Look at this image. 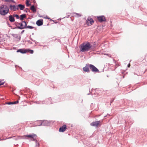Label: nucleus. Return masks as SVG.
Here are the masks:
<instances>
[{"label":"nucleus","instance_id":"f257e3e1","mask_svg":"<svg viewBox=\"0 0 147 147\" xmlns=\"http://www.w3.org/2000/svg\"><path fill=\"white\" fill-rule=\"evenodd\" d=\"M64 96V95H61V96L59 95L55 97L53 99L51 98H48L42 101V103L43 104H49L59 102L61 100H64V99L63 98H62L61 99V98Z\"/></svg>","mask_w":147,"mask_h":147},{"label":"nucleus","instance_id":"f03ea898","mask_svg":"<svg viewBox=\"0 0 147 147\" xmlns=\"http://www.w3.org/2000/svg\"><path fill=\"white\" fill-rule=\"evenodd\" d=\"M91 45L89 42H87L86 43L83 42L81 45L80 47V51L85 52L91 51Z\"/></svg>","mask_w":147,"mask_h":147},{"label":"nucleus","instance_id":"7ed1b4c3","mask_svg":"<svg viewBox=\"0 0 147 147\" xmlns=\"http://www.w3.org/2000/svg\"><path fill=\"white\" fill-rule=\"evenodd\" d=\"M9 7L6 5H2L0 6V14L4 16L9 12Z\"/></svg>","mask_w":147,"mask_h":147},{"label":"nucleus","instance_id":"20e7f679","mask_svg":"<svg viewBox=\"0 0 147 147\" xmlns=\"http://www.w3.org/2000/svg\"><path fill=\"white\" fill-rule=\"evenodd\" d=\"M90 69L93 72L95 73H99L100 72L98 68L93 65L90 64Z\"/></svg>","mask_w":147,"mask_h":147},{"label":"nucleus","instance_id":"39448f33","mask_svg":"<svg viewBox=\"0 0 147 147\" xmlns=\"http://www.w3.org/2000/svg\"><path fill=\"white\" fill-rule=\"evenodd\" d=\"M94 22L93 19L90 17H88L86 20V24L88 26L92 25Z\"/></svg>","mask_w":147,"mask_h":147},{"label":"nucleus","instance_id":"423d86ee","mask_svg":"<svg viewBox=\"0 0 147 147\" xmlns=\"http://www.w3.org/2000/svg\"><path fill=\"white\" fill-rule=\"evenodd\" d=\"M97 18L99 22H106L107 21L105 17L103 15L97 16Z\"/></svg>","mask_w":147,"mask_h":147},{"label":"nucleus","instance_id":"0eeeda50","mask_svg":"<svg viewBox=\"0 0 147 147\" xmlns=\"http://www.w3.org/2000/svg\"><path fill=\"white\" fill-rule=\"evenodd\" d=\"M42 125L43 126H49L51 125V122L47 120H42Z\"/></svg>","mask_w":147,"mask_h":147},{"label":"nucleus","instance_id":"6e6552de","mask_svg":"<svg viewBox=\"0 0 147 147\" xmlns=\"http://www.w3.org/2000/svg\"><path fill=\"white\" fill-rule=\"evenodd\" d=\"M36 135L34 134H32L28 135H26L24 136L25 137H28L30 138L32 140L36 139Z\"/></svg>","mask_w":147,"mask_h":147},{"label":"nucleus","instance_id":"1a4fd4ad","mask_svg":"<svg viewBox=\"0 0 147 147\" xmlns=\"http://www.w3.org/2000/svg\"><path fill=\"white\" fill-rule=\"evenodd\" d=\"M100 123V121H96L92 122L90 125L91 126L98 127Z\"/></svg>","mask_w":147,"mask_h":147},{"label":"nucleus","instance_id":"9d476101","mask_svg":"<svg viewBox=\"0 0 147 147\" xmlns=\"http://www.w3.org/2000/svg\"><path fill=\"white\" fill-rule=\"evenodd\" d=\"M9 9L13 11H15L16 10H18V8L17 7V5H10L9 6Z\"/></svg>","mask_w":147,"mask_h":147},{"label":"nucleus","instance_id":"9b49d317","mask_svg":"<svg viewBox=\"0 0 147 147\" xmlns=\"http://www.w3.org/2000/svg\"><path fill=\"white\" fill-rule=\"evenodd\" d=\"M89 68H90V64H86L85 66L83 68V70L85 72H89L90 71Z\"/></svg>","mask_w":147,"mask_h":147},{"label":"nucleus","instance_id":"f8f14e48","mask_svg":"<svg viewBox=\"0 0 147 147\" xmlns=\"http://www.w3.org/2000/svg\"><path fill=\"white\" fill-rule=\"evenodd\" d=\"M66 129V125L65 124L59 128V131L60 132H63L65 131Z\"/></svg>","mask_w":147,"mask_h":147},{"label":"nucleus","instance_id":"ddd939ff","mask_svg":"<svg viewBox=\"0 0 147 147\" xmlns=\"http://www.w3.org/2000/svg\"><path fill=\"white\" fill-rule=\"evenodd\" d=\"M43 20L42 19H39L36 22V24L38 26H40L43 25Z\"/></svg>","mask_w":147,"mask_h":147},{"label":"nucleus","instance_id":"4468645a","mask_svg":"<svg viewBox=\"0 0 147 147\" xmlns=\"http://www.w3.org/2000/svg\"><path fill=\"white\" fill-rule=\"evenodd\" d=\"M42 120H37L36 121L34 124L35 126H40L42 125Z\"/></svg>","mask_w":147,"mask_h":147},{"label":"nucleus","instance_id":"2eb2a0df","mask_svg":"<svg viewBox=\"0 0 147 147\" xmlns=\"http://www.w3.org/2000/svg\"><path fill=\"white\" fill-rule=\"evenodd\" d=\"M17 7L18 8V9H20L21 10H23L25 8V6L22 4H19L17 5Z\"/></svg>","mask_w":147,"mask_h":147},{"label":"nucleus","instance_id":"dca6fc26","mask_svg":"<svg viewBox=\"0 0 147 147\" xmlns=\"http://www.w3.org/2000/svg\"><path fill=\"white\" fill-rule=\"evenodd\" d=\"M25 49H18L17 51V52H20L22 54L26 53V51H25Z\"/></svg>","mask_w":147,"mask_h":147},{"label":"nucleus","instance_id":"f3484780","mask_svg":"<svg viewBox=\"0 0 147 147\" xmlns=\"http://www.w3.org/2000/svg\"><path fill=\"white\" fill-rule=\"evenodd\" d=\"M9 20L11 22H13L15 21V20L14 16L10 15L9 16Z\"/></svg>","mask_w":147,"mask_h":147},{"label":"nucleus","instance_id":"a211bd4d","mask_svg":"<svg viewBox=\"0 0 147 147\" xmlns=\"http://www.w3.org/2000/svg\"><path fill=\"white\" fill-rule=\"evenodd\" d=\"M19 101L18 100H17L15 101L8 102L6 104L9 105L16 104Z\"/></svg>","mask_w":147,"mask_h":147},{"label":"nucleus","instance_id":"6ab92c4d","mask_svg":"<svg viewBox=\"0 0 147 147\" xmlns=\"http://www.w3.org/2000/svg\"><path fill=\"white\" fill-rule=\"evenodd\" d=\"M24 22H22V21L20 23V24H19V25H20V26H18V28L19 29L22 30L24 29V26H23V23Z\"/></svg>","mask_w":147,"mask_h":147},{"label":"nucleus","instance_id":"aec40b11","mask_svg":"<svg viewBox=\"0 0 147 147\" xmlns=\"http://www.w3.org/2000/svg\"><path fill=\"white\" fill-rule=\"evenodd\" d=\"M26 17V15L25 14H23L20 16V20L22 21L24 20V19Z\"/></svg>","mask_w":147,"mask_h":147},{"label":"nucleus","instance_id":"412c9836","mask_svg":"<svg viewBox=\"0 0 147 147\" xmlns=\"http://www.w3.org/2000/svg\"><path fill=\"white\" fill-rule=\"evenodd\" d=\"M96 42H94L93 44V45H91V51H94V49L96 47Z\"/></svg>","mask_w":147,"mask_h":147},{"label":"nucleus","instance_id":"4be33fe9","mask_svg":"<svg viewBox=\"0 0 147 147\" xmlns=\"http://www.w3.org/2000/svg\"><path fill=\"white\" fill-rule=\"evenodd\" d=\"M12 36L16 38H18V39H19V41H20V39H21V36H20L18 38V35L17 34H12Z\"/></svg>","mask_w":147,"mask_h":147},{"label":"nucleus","instance_id":"5701e85b","mask_svg":"<svg viewBox=\"0 0 147 147\" xmlns=\"http://www.w3.org/2000/svg\"><path fill=\"white\" fill-rule=\"evenodd\" d=\"M30 9L34 13H35L36 11V9L34 5H32L30 7Z\"/></svg>","mask_w":147,"mask_h":147},{"label":"nucleus","instance_id":"b1692460","mask_svg":"<svg viewBox=\"0 0 147 147\" xmlns=\"http://www.w3.org/2000/svg\"><path fill=\"white\" fill-rule=\"evenodd\" d=\"M32 141H34L36 143V147H39V143L38 142L37 140L36 139H33V140H32Z\"/></svg>","mask_w":147,"mask_h":147},{"label":"nucleus","instance_id":"393cba45","mask_svg":"<svg viewBox=\"0 0 147 147\" xmlns=\"http://www.w3.org/2000/svg\"><path fill=\"white\" fill-rule=\"evenodd\" d=\"M29 0H26V5L27 7H29L31 5V4L29 3Z\"/></svg>","mask_w":147,"mask_h":147},{"label":"nucleus","instance_id":"a878e982","mask_svg":"<svg viewBox=\"0 0 147 147\" xmlns=\"http://www.w3.org/2000/svg\"><path fill=\"white\" fill-rule=\"evenodd\" d=\"M22 22H24V28H26L27 27V26H28L27 25V22L26 21H23Z\"/></svg>","mask_w":147,"mask_h":147},{"label":"nucleus","instance_id":"bb28decb","mask_svg":"<svg viewBox=\"0 0 147 147\" xmlns=\"http://www.w3.org/2000/svg\"><path fill=\"white\" fill-rule=\"evenodd\" d=\"M16 27H13V28H12V27L11 26H9V27H10L12 29H19V28H18V26L17 25V24H16Z\"/></svg>","mask_w":147,"mask_h":147},{"label":"nucleus","instance_id":"cd10ccee","mask_svg":"<svg viewBox=\"0 0 147 147\" xmlns=\"http://www.w3.org/2000/svg\"><path fill=\"white\" fill-rule=\"evenodd\" d=\"M13 16H14V17H15L17 19H20V17L18 14H13Z\"/></svg>","mask_w":147,"mask_h":147},{"label":"nucleus","instance_id":"c85d7f7f","mask_svg":"<svg viewBox=\"0 0 147 147\" xmlns=\"http://www.w3.org/2000/svg\"><path fill=\"white\" fill-rule=\"evenodd\" d=\"M74 13L76 14L77 16V17L78 18L82 16V14H81L79 13Z\"/></svg>","mask_w":147,"mask_h":147},{"label":"nucleus","instance_id":"c756f323","mask_svg":"<svg viewBox=\"0 0 147 147\" xmlns=\"http://www.w3.org/2000/svg\"><path fill=\"white\" fill-rule=\"evenodd\" d=\"M34 27L31 26H28L26 28H29L30 29H32L34 28Z\"/></svg>","mask_w":147,"mask_h":147},{"label":"nucleus","instance_id":"7c9ffc66","mask_svg":"<svg viewBox=\"0 0 147 147\" xmlns=\"http://www.w3.org/2000/svg\"><path fill=\"white\" fill-rule=\"evenodd\" d=\"M42 101H35V102L36 103H37V104H43L42 103Z\"/></svg>","mask_w":147,"mask_h":147},{"label":"nucleus","instance_id":"2f4dec72","mask_svg":"<svg viewBox=\"0 0 147 147\" xmlns=\"http://www.w3.org/2000/svg\"><path fill=\"white\" fill-rule=\"evenodd\" d=\"M2 80H0V86L3 85L5 83V82H2Z\"/></svg>","mask_w":147,"mask_h":147},{"label":"nucleus","instance_id":"473e14b6","mask_svg":"<svg viewBox=\"0 0 147 147\" xmlns=\"http://www.w3.org/2000/svg\"><path fill=\"white\" fill-rule=\"evenodd\" d=\"M30 49H25V50H26L25 51H26V53H29L30 51Z\"/></svg>","mask_w":147,"mask_h":147},{"label":"nucleus","instance_id":"72a5a7b5","mask_svg":"<svg viewBox=\"0 0 147 147\" xmlns=\"http://www.w3.org/2000/svg\"><path fill=\"white\" fill-rule=\"evenodd\" d=\"M30 52L29 53L31 54H32L33 53H34V51L33 50H31L30 49Z\"/></svg>","mask_w":147,"mask_h":147},{"label":"nucleus","instance_id":"f704fd0d","mask_svg":"<svg viewBox=\"0 0 147 147\" xmlns=\"http://www.w3.org/2000/svg\"><path fill=\"white\" fill-rule=\"evenodd\" d=\"M44 18L45 19H47L49 20L50 19V18L48 17L47 16H46Z\"/></svg>","mask_w":147,"mask_h":147},{"label":"nucleus","instance_id":"c9c22d12","mask_svg":"<svg viewBox=\"0 0 147 147\" xmlns=\"http://www.w3.org/2000/svg\"><path fill=\"white\" fill-rule=\"evenodd\" d=\"M4 1L6 2L10 3L11 2V0H4Z\"/></svg>","mask_w":147,"mask_h":147},{"label":"nucleus","instance_id":"e433bc0d","mask_svg":"<svg viewBox=\"0 0 147 147\" xmlns=\"http://www.w3.org/2000/svg\"><path fill=\"white\" fill-rule=\"evenodd\" d=\"M38 16L39 17H42V18L43 17L42 16L40 15L39 14H38Z\"/></svg>","mask_w":147,"mask_h":147},{"label":"nucleus","instance_id":"4c0bfd02","mask_svg":"<svg viewBox=\"0 0 147 147\" xmlns=\"http://www.w3.org/2000/svg\"><path fill=\"white\" fill-rule=\"evenodd\" d=\"M38 16L39 17H42V18L43 17L42 16L40 15L39 14H38Z\"/></svg>","mask_w":147,"mask_h":147},{"label":"nucleus","instance_id":"58836bf2","mask_svg":"<svg viewBox=\"0 0 147 147\" xmlns=\"http://www.w3.org/2000/svg\"><path fill=\"white\" fill-rule=\"evenodd\" d=\"M38 16L39 17H42V18L43 17L42 16L40 15L39 14H38Z\"/></svg>","mask_w":147,"mask_h":147},{"label":"nucleus","instance_id":"ea45409f","mask_svg":"<svg viewBox=\"0 0 147 147\" xmlns=\"http://www.w3.org/2000/svg\"><path fill=\"white\" fill-rule=\"evenodd\" d=\"M28 42L30 44H32V42L31 41H30V40H28Z\"/></svg>","mask_w":147,"mask_h":147},{"label":"nucleus","instance_id":"a19ab883","mask_svg":"<svg viewBox=\"0 0 147 147\" xmlns=\"http://www.w3.org/2000/svg\"><path fill=\"white\" fill-rule=\"evenodd\" d=\"M114 98H113V99L112 100H111V102H110V104H111L112 103V102H113V101H114Z\"/></svg>","mask_w":147,"mask_h":147},{"label":"nucleus","instance_id":"79ce46f5","mask_svg":"<svg viewBox=\"0 0 147 147\" xmlns=\"http://www.w3.org/2000/svg\"><path fill=\"white\" fill-rule=\"evenodd\" d=\"M11 2H12L13 3H16L15 1H14V0H11Z\"/></svg>","mask_w":147,"mask_h":147},{"label":"nucleus","instance_id":"37998d69","mask_svg":"<svg viewBox=\"0 0 147 147\" xmlns=\"http://www.w3.org/2000/svg\"><path fill=\"white\" fill-rule=\"evenodd\" d=\"M30 39L31 40H32V41H34V42H36V41H35V40H33V39H32V38H31V37H30Z\"/></svg>","mask_w":147,"mask_h":147},{"label":"nucleus","instance_id":"c03bdc74","mask_svg":"<svg viewBox=\"0 0 147 147\" xmlns=\"http://www.w3.org/2000/svg\"><path fill=\"white\" fill-rule=\"evenodd\" d=\"M25 31V30H23L21 32V34H22Z\"/></svg>","mask_w":147,"mask_h":147},{"label":"nucleus","instance_id":"a18cd8bd","mask_svg":"<svg viewBox=\"0 0 147 147\" xmlns=\"http://www.w3.org/2000/svg\"><path fill=\"white\" fill-rule=\"evenodd\" d=\"M130 66V64L129 63L127 65V67H129Z\"/></svg>","mask_w":147,"mask_h":147},{"label":"nucleus","instance_id":"49530a36","mask_svg":"<svg viewBox=\"0 0 147 147\" xmlns=\"http://www.w3.org/2000/svg\"><path fill=\"white\" fill-rule=\"evenodd\" d=\"M24 11L26 13H27V11L26 10V9H24Z\"/></svg>","mask_w":147,"mask_h":147},{"label":"nucleus","instance_id":"de8ad7c7","mask_svg":"<svg viewBox=\"0 0 147 147\" xmlns=\"http://www.w3.org/2000/svg\"><path fill=\"white\" fill-rule=\"evenodd\" d=\"M50 21H51H51H53V22H54V20H52V19H50Z\"/></svg>","mask_w":147,"mask_h":147},{"label":"nucleus","instance_id":"09e8293b","mask_svg":"<svg viewBox=\"0 0 147 147\" xmlns=\"http://www.w3.org/2000/svg\"><path fill=\"white\" fill-rule=\"evenodd\" d=\"M19 24H20V23L16 22V24H17V25L18 26V25H19Z\"/></svg>","mask_w":147,"mask_h":147},{"label":"nucleus","instance_id":"8fccbe9b","mask_svg":"<svg viewBox=\"0 0 147 147\" xmlns=\"http://www.w3.org/2000/svg\"><path fill=\"white\" fill-rule=\"evenodd\" d=\"M12 138H13V139L16 140V139L14 137H13Z\"/></svg>","mask_w":147,"mask_h":147},{"label":"nucleus","instance_id":"3c124183","mask_svg":"<svg viewBox=\"0 0 147 147\" xmlns=\"http://www.w3.org/2000/svg\"><path fill=\"white\" fill-rule=\"evenodd\" d=\"M6 139H1V138H0V140H6Z\"/></svg>","mask_w":147,"mask_h":147},{"label":"nucleus","instance_id":"603ef678","mask_svg":"<svg viewBox=\"0 0 147 147\" xmlns=\"http://www.w3.org/2000/svg\"><path fill=\"white\" fill-rule=\"evenodd\" d=\"M26 9L29 10V12H30V11L29 10V9L28 8H26Z\"/></svg>","mask_w":147,"mask_h":147},{"label":"nucleus","instance_id":"864d4df0","mask_svg":"<svg viewBox=\"0 0 147 147\" xmlns=\"http://www.w3.org/2000/svg\"><path fill=\"white\" fill-rule=\"evenodd\" d=\"M7 24L9 26H9L10 25H9V23L8 22H7Z\"/></svg>","mask_w":147,"mask_h":147},{"label":"nucleus","instance_id":"5fc2aeb1","mask_svg":"<svg viewBox=\"0 0 147 147\" xmlns=\"http://www.w3.org/2000/svg\"><path fill=\"white\" fill-rule=\"evenodd\" d=\"M33 2L34 3H36V1L35 0H33Z\"/></svg>","mask_w":147,"mask_h":147},{"label":"nucleus","instance_id":"6e6d98bb","mask_svg":"<svg viewBox=\"0 0 147 147\" xmlns=\"http://www.w3.org/2000/svg\"><path fill=\"white\" fill-rule=\"evenodd\" d=\"M57 22H54V23H55V24H57Z\"/></svg>","mask_w":147,"mask_h":147},{"label":"nucleus","instance_id":"4d7b16f0","mask_svg":"<svg viewBox=\"0 0 147 147\" xmlns=\"http://www.w3.org/2000/svg\"><path fill=\"white\" fill-rule=\"evenodd\" d=\"M90 93H89L87 94V95H90Z\"/></svg>","mask_w":147,"mask_h":147},{"label":"nucleus","instance_id":"13d9d810","mask_svg":"<svg viewBox=\"0 0 147 147\" xmlns=\"http://www.w3.org/2000/svg\"><path fill=\"white\" fill-rule=\"evenodd\" d=\"M32 35H34V33H32Z\"/></svg>","mask_w":147,"mask_h":147},{"label":"nucleus","instance_id":"bf43d9fd","mask_svg":"<svg viewBox=\"0 0 147 147\" xmlns=\"http://www.w3.org/2000/svg\"><path fill=\"white\" fill-rule=\"evenodd\" d=\"M69 16V15H68V16H67V18H68Z\"/></svg>","mask_w":147,"mask_h":147},{"label":"nucleus","instance_id":"052dcab7","mask_svg":"<svg viewBox=\"0 0 147 147\" xmlns=\"http://www.w3.org/2000/svg\"><path fill=\"white\" fill-rule=\"evenodd\" d=\"M89 92H90V93L91 92L90 90H89Z\"/></svg>","mask_w":147,"mask_h":147},{"label":"nucleus","instance_id":"680f3d73","mask_svg":"<svg viewBox=\"0 0 147 147\" xmlns=\"http://www.w3.org/2000/svg\"><path fill=\"white\" fill-rule=\"evenodd\" d=\"M8 18V17H7V18H6V19H7Z\"/></svg>","mask_w":147,"mask_h":147},{"label":"nucleus","instance_id":"e2e57ef3","mask_svg":"<svg viewBox=\"0 0 147 147\" xmlns=\"http://www.w3.org/2000/svg\"><path fill=\"white\" fill-rule=\"evenodd\" d=\"M131 60H130V61H129V62H131Z\"/></svg>","mask_w":147,"mask_h":147},{"label":"nucleus","instance_id":"0e129e2a","mask_svg":"<svg viewBox=\"0 0 147 147\" xmlns=\"http://www.w3.org/2000/svg\"><path fill=\"white\" fill-rule=\"evenodd\" d=\"M11 138V137H9L8 138Z\"/></svg>","mask_w":147,"mask_h":147},{"label":"nucleus","instance_id":"69168bd1","mask_svg":"<svg viewBox=\"0 0 147 147\" xmlns=\"http://www.w3.org/2000/svg\"><path fill=\"white\" fill-rule=\"evenodd\" d=\"M107 117V115H106V116H104V117Z\"/></svg>","mask_w":147,"mask_h":147},{"label":"nucleus","instance_id":"338daca9","mask_svg":"<svg viewBox=\"0 0 147 147\" xmlns=\"http://www.w3.org/2000/svg\"><path fill=\"white\" fill-rule=\"evenodd\" d=\"M59 20H61V18H60V19H59Z\"/></svg>","mask_w":147,"mask_h":147},{"label":"nucleus","instance_id":"774afa93","mask_svg":"<svg viewBox=\"0 0 147 147\" xmlns=\"http://www.w3.org/2000/svg\"><path fill=\"white\" fill-rule=\"evenodd\" d=\"M59 20H61V18H60V19H59Z\"/></svg>","mask_w":147,"mask_h":147}]
</instances>
